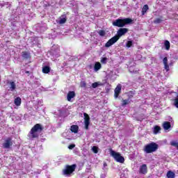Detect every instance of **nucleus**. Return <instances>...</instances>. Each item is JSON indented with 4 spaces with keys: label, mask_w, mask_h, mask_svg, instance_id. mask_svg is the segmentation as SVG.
I'll return each instance as SVG.
<instances>
[{
    "label": "nucleus",
    "mask_w": 178,
    "mask_h": 178,
    "mask_svg": "<svg viewBox=\"0 0 178 178\" xmlns=\"http://www.w3.org/2000/svg\"><path fill=\"white\" fill-rule=\"evenodd\" d=\"M163 127L164 130H169V129H170L171 127L170 122H164L163 124Z\"/></svg>",
    "instance_id": "nucleus-18"
},
{
    "label": "nucleus",
    "mask_w": 178,
    "mask_h": 178,
    "mask_svg": "<svg viewBox=\"0 0 178 178\" xmlns=\"http://www.w3.org/2000/svg\"><path fill=\"white\" fill-rule=\"evenodd\" d=\"M74 147H76V145H70L69 146H68V148H69V149H73V148H74Z\"/></svg>",
    "instance_id": "nucleus-33"
},
{
    "label": "nucleus",
    "mask_w": 178,
    "mask_h": 178,
    "mask_svg": "<svg viewBox=\"0 0 178 178\" xmlns=\"http://www.w3.org/2000/svg\"><path fill=\"white\" fill-rule=\"evenodd\" d=\"M76 97V93L74 91H70L67 95V99L70 102L72 101V98H74Z\"/></svg>",
    "instance_id": "nucleus-11"
},
{
    "label": "nucleus",
    "mask_w": 178,
    "mask_h": 178,
    "mask_svg": "<svg viewBox=\"0 0 178 178\" xmlns=\"http://www.w3.org/2000/svg\"><path fill=\"white\" fill-rule=\"evenodd\" d=\"M41 131H42V126L40 124H36L31 129L28 136L30 140H34V138H38Z\"/></svg>",
    "instance_id": "nucleus-2"
},
{
    "label": "nucleus",
    "mask_w": 178,
    "mask_h": 178,
    "mask_svg": "<svg viewBox=\"0 0 178 178\" xmlns=\"http://www.w3.org/2000/svg\"><path fill=\"white\" fill-rule=\"evenodd\" d=\"M10 91H15L16 90V83L13 81H10Z\"/></svg>",
    "instance_id": "nucleus-16"
},
{
    "label": "nucleus",
    "mask_w": 178,
    "mask_h": 178,
    "mask_svg": "<svg viewBox=\"0 0 178 178\" xmlns=\"http://www.w3.org/2000/svg\"><path fill=\"white\" fill-rule=\"evenodd\" d=\"M163 63L164 65V68L165 69L166 72H169V65L168 64V57H165L163 59Z\"/></svg>",
    "instance_id": "nucleus-12"
},
{
    "label": "nucleus",
    "mask_w": 178,
    "mask_h": 178,
    "mask_svg": "<svg viewBox=\"0 0 178 178\" xmlns=\"http://www.w3.org/2000/svg\"><path fill=\"white\" fill-rule=\"evenodd\" d=\"M70 130H71L72 133L76 134L79 131V126H77V125H72L70 127Z\"/></svg>",
    "instance_id": "nucleus-14"
},
{
    "label": "nucleus",
    "mask_w": 178,
    "mask_h": 178,
    "mask_svg": "<svg viewBox=\"0 0 178 178\" xmlns=\"http://www.w3.org/2000/svg\"><path fill=\"white\" fill-rule=\"evenodd\" d=\"M50 70L51 69L48 66H45L42 68L43 73H48L49 72H50Z\"/></svg>",
    "instance_id": "nucleus-26"
},
{
    "label": "nucleus",
    "mask_w": 178,
    "mask_h": 178,
    "mask_svg": "<svg viewBox=\"0 0 178 178\" xmlns=\"http://www.w3.org/2000/svg\"><path fill=\"white\" fill-rule=\"evenodd\" d=\"M104 166H106V163H104Z\"/></svg>",
    "instance_id": "nucleus-36"
},
{
    "label": "nucleus",
    "mask_w": 178,
    "mask_h": 178,
    "mask_svg": "<svg viewBox=\"0 0 178 178\" xmlns=\"http://www.w3.org/2000/svg\"><path fill=\"white\" fill-rule=\"evenodd\" d=\"M92 152H94V154H98V147L93 146L92 148Z\"/></svg>",
    "instance_id": "nucleus-29"
},
{
    "label": "nucleus",
    "mask_w": 178,
    "mask_h": 178,
    "mask_svg": "<svg viewBox=\"0 0 178 178\" xmlns=\"http://www.w3.org/2000/svg\"><path fill=\"white\" fill-rule=\"evenodd\" d=\"M13 145V143L12 142V138H8L5 140L4 143H3V148H10V147Z\"/></svg>",
    "instance_id": "nucleus-7"
},
{
    "label": "nucleus",
    "mask_w": 178,
    "mask_h": 178,
    "mask_svg": "<svg viewBox=\"0 0 178 178\" xmlns=\"http://www.w3.org/2000/svg\"><path fill=\"white\" fill-rule=\"evenodd\" d=\"M101 63H103L104 65H106L108 62V58L106 57H102L100 60Z\"/></svg>",
    "instance_id": "nucleus-23"
},
{
    "label": "nucleus",
    "mask_w": 178,
    "mask_h": 178,
    "mask_svg": "<svg viewBox=\"0 0 178 178\" xmlns=\"http://www.w3.org/2000/svg\"><path fill=\"white\" fill-rule=\"evenodd\" d=\"M99 35H101L102 37H104V35H105V32H104V31H99Z\"/></svg>",
    "instance_id": "nucleus-31"
},
{
    "label": "nucleus",
    "mask_w": 178,
    "mask_h": 178,
    "mask_svg": "<svg viewBox=\"0 0 178 178\" xmlns=\"http://www.w3.org/2000/svg\"><path fill=\"white\" fill-rule=\"evenodd\" d=\"M127 31H129L128 29L120 28L117 32L118 35L113 36L105 44L106 48H109V47H112V45H113V44L118 42V40H119V38H120V37L124 35V34H126L127 33Z\"/></svg>",
    "instance_id": "nucleus-1"
},
{
    "label": "nucleus",
    "mask_w": 178,
    "mask_h": 178,
    "mask_svg": "<svg viewBox=\"0 0 178 178\" xmlns=\"http://www.w3.org/2000/svg\"><path fill=\"white\" fill-rule=\"evenodd\" d=\"M164 46L166 51H169V49H170V42L168 40H165L164 42Z\"/></svg>",
    "instance_id": "nucleus-19"
},
{
    "label": "nucleus",
    "mask_w": 178,
    "mask_h": 178,
    "mask_svg": "<svg viewBox=\"0 0 178 178\" xmlns=\"http://www.w3.org/2000/svg\"><path fill=\"white\" fill-rule=\"evenodd\" d=\"M148 10V5H145L142 9V15H145Z\"/></svg>",
    "instance_id": "nucleus-20"
},
{
    "label": "nucleus",
    "mask_w": 178,
    "mask_h": 178,
    "mask_svg": "<svg viewBox=\"0 0 178 178\" xmlns=\"http://www.w3.org/2000/svg\"><path fill=\"white\" fill-rule=\"evenodd\" d=\"M153 133H154V134H158L161 133V127L156 125L153 128Z\"/></svg>",
    "instance_id": "nucleus-15"
},
{
    "label": "nucleus",
    "mask_w": 178,
    "mask_h": 178,
    "mask_svg": "<svg viewBox=\"0 0 178 178\" xmlns=\"http://www.w3.org/2000/svg\"><path fill=\"white\" fill-rule=\"evenodd\" d=\"M131 45H133V42H131V41H128L127 42V48H130L131 47Z\"/></svg>",
    "instance_id": "nucleus-30"
},
{
    "label": "nucleus",
    "mask_w": 178,
    "mask_h": 178,
    "mask_svg": "<svg viewBox=\"0 0 178 178\" xmlns=\"http://www.w3.org/2000/svg\"><path fill=\"white\" fill-rule=\"evenodd\" d=\"M158 149V145L155 143H152L147 145L145 148L144 151L145 154H152V152H155Z\"/></svg>",
    "instance_id": "nucleus-4"
},
{
    "label": "nucleus",
    "mask_w": 178,
    "mask_h": 178,
    "mask_svg": "<svg viewBox=\"0 0 178 178\" xmlns=\"http://www.w3.org/2000/svg\"><path fill=\"white\" fill-rule=\"evenodd\" d=\"M14 104L16 106H20L22 105V99L20 97H16L14 100Z\"/></svg>",
    "instance_id": "nucleus-13"
},
{
    "label": "nucleus",
    "mask_w": 178,
    "mask_h": 178,
    "mask_svg": "<svg viewBox=\"0 0 178 178\" xmlns=\"http://www.w3.org/2000/svg\"><path fill=\"white\" fill-rule=\"evenodd\" d=\"M84 116V123L86 130H88V126H90V116L87 113L83 114Z\"/></svg>",
    "instance_id": "nucleus-8"
},
{
    "label": "nucleus",
    "mask_w": 178,
    "mask_h": 178,
    "mask_svg": "<svg viewBox=\"0 0 178 178\" xmlns=\"http://www.w3.org/2000/svg\"><path fill=\"white\" fill-rule=\"evenodd\" d=\"M167 177L168 178H174L175 177V174L172 171H169L168 173H167Z\"/></svg>",
    "instance_id": "nucleus-25"
},
{
    "label": "nucleus",
    "mask_w": 178,
    "mask_h": 178,
    "mask_svg": "<svg viewBox=\"0 0 178 178\" xmlns=\"http://www.w3.org/2000/svg\"><path fill=\"white\" fill-rule=\"evenodd\" d=\"M101 177L102 178H106V173L104 172V173L102 174Z\"/></svg>",
    "instance_id": "nucleus-34"
},
{
    "label": "nucleus",
    "mask_w": 178,
    "mask_h": 178,
    "mask_svg": "<svg viewBox=\"0 0 178 178\" xmlns=\"http://www.w3.org/2000/svg\"><path fill=\"white\" fill-rule=\"evenodd\" d=\"M76 170V165H67L65 169L63 171L65 176H70L72 173Z\"/></svg>",
    "instance_id": "nucleus-6"
},
{
    "label": "nucleus",
    "mask_w": 178,
    "mask_h": 178,
    "mask_svg": "<svg viewBox=\"0 0 178 178\" xmlns=\"http://www.w3.org/2000/svg\"><path fill=\"white\" fill-rule=\"evenodd\" d=\"M99 86H102V83L100 82H95L92 84V88H97V87H99Z\"/></svg>",
    "instance_id": "nucleus-24"
},
{
    "label": "nucleus",
    "mask_w": 178,
    "mask_h": 178,
    "mask_svg": "<svg viewBox=\"0 0 178 178\" xmlns=\"http://www.w3.org/2000/svg\"><path fill=\"white\" fill-rule=\"evenodd\" d=\"M154 23H155V24H159V23H162V18H156L154 21Z\"/></svg>",
    "instance_id": "nucleus-28"
},
{
    "label": "nucleus",
    "mask_w": 178,
    "mask_h": 178,
    "mask_svg": "<svg viewBox=\"0 0 178 178\" xmlns=\"http://www.w3.org/2000/svg\"><path fill=\"white\" fill-rule=\"evenodd\" d=\"M86 81H82L81 82V87H86Z\"/></svg>",
    "instance_id": "nucleus-32"
},
{
    "label": "nucleus",
    "mask_w": 178,
    "mask_h": 178,
    "mask_svg": "<svg viewBox=\"0 0 178 178\" xmlns=\"http://www.w3.org/2000/svg\"><path fill=\"white\" fill-rule=\"evenodd\" d=\"M101 67H102V66L101 65V63L99 62L95 63L94 67L95 72H98V70H99Z\"/></svg>",
    "instance_id": "nucleus-17"
},
{
    "label": "nucleus",
    "mask_w": 178,
    "mask_h": 178,
    "mask_svg": "<svg viewBox=\"0 0 178 178\" xmlns=\"http://www.w3.org/2000/svg\"><path fill=\"white\" fill-rule=\"evenodd\" d=\"M133 20L129 18L127 19H118L115 21L113 22V26H115V27H124L126 24H130Z\"/></svg>",
    "instance_id": "nucleus-3"
},
{
    "label": "nucleus",
    "mask_w": 178,
    "mask_h": 178,
    "mask_svg": "<svg viewBox=\"0 0 178 178\" xmlns=\"http://www.w3.org/2000/svg\"><path fill=\"white\" fill-rule=\"evenodd\" d=\"M121 91H122V85L118 84L114 90L115 98H118V97H119V94H120Z\"/></svg>",
    "instance_id": "nucleus-10"
},
{
    "label": "nucleus",
    "mask_w": 178,
    "mask_h": 178,
    "mask_svg": "<svg viewBox=\"0 0 178 178\" xmlns=\"http://www.w3.org/2000/svg\"><path fill=\"white\" fill-rule=\"evenodd\" d=\"M148 172V168L147 167V164H143L139 168V173L140 175H147Z\"/></svg>",
    "instance_id": "nucleus-9"
},
{
    "label": "nucleus",
    "mask_w": 178,
    "mask_h": 178,
    "mask_svg": "<svg viewBox=\"0 0 178 178\" xmlns=\"http://www.w3.org/2000/svg\"><path fill=\"white\" fill-rule=\"evenodd\" d=\"M26 73L29 74V71H26Z\"/></svg>",
    "instance_id": "nucleus-35"
},
{
    "label": "nucleus",
    "mask_w": 178,
    "mask_h": 178,
    "mask_svg": "<svg viewBox=\"0 0 178 178\" xmlns=\"http://www.w3.org/2000/svg\"><path fill=\"white\" fill-rule=\"evenodd\" d=\"M110 154L113 158L117 161L119 162L120 163H123L124 162V158L120 155V154L113 151L111 150Z\"/></svg>",
    "instance_id": "nucleus-5"
},
{
    "label": "nucleus",
    "mask_w": 178,
    "mask_h": 178,
    "mask_svg": "<svg viewBox=\"0 0 178 178\" xmlns=\"http://www.w3.org/2000/svg\"><path fill=\"white\" fill-rule=\"evenodd\" d=\"M22 57L25 59H29L30 58V54L27 51L22 52Z\"/></svg>",
    "instance_id": "nucleus-21"
},
{
    "label": "nucleus",
    "mask_w": 178,
    "mask_h": 178,
    "mask_svg": "<svg viewBox=\"0 0 178 178\" xmlns=\"http://www.w3.org/2000/svg\"><path fill=\"white\" fill-rule=\"evenodd\" d=\"M58 23H59V24H65V23H66V18L60 17Z\"/></svg>",
    "instance_id": "nucleus-27"
},
{
    "label": "nucleus",
    "mask_w": 178,
    "mask_h": 178,
    "mask_svg": "<svg viewBox=\"0 0 178 178\" xmlns=\"http://www.w3.org/2000/svg\"><path fill=\"white\" fill-rule=\"evenodd\" d=\"M129 104H130V99L122 100V106H126V105H129Z\"/></svg>",
    "instance_id": "nucleus-22"
}]
</instances>
